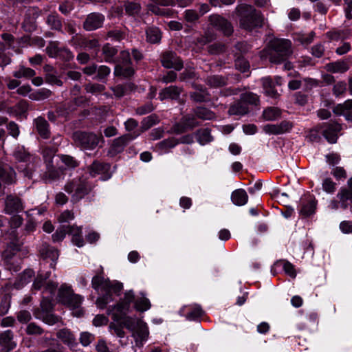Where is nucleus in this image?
Here are the masks:
<instances>
[{
	"mask_svg": "<svg viewBox=\"0 0 352 352\" xmlns=\"http://www.w3.org/2000/svg\"><path fill=\"white\" fill-rule=\"evenodd\" d=\"M121 322L116 320L118 323L111 322L109 325L111 332L116 334L118 338H124L125 332L123 327L132 332V336L135 338L137 344L146 340L148 336V330L146 324L141 319L133 317L123 318Z\"/></svg>",
	"mask_w": 352,
	"mask_h": 352,
	"instance_id": "obj_1",
	"label": "nucleus"
},
{
	"mask_svg": "<svg viewBox=\"0 0 352 352\" xmlns=\"http://www.w3.org/2000/svg\"><path fill=\"white\" fill-rule=\"evenodd\" d=\"M292 53V43L288 39L275 38L270 41L267 47L263 51V56H266L272 63L285 61Z\"/></svg>",
	"mask_w": 352,
	"mask_h": 352,
	"instance_id": "obj_2",
	"label": "nucleus"
},
{
	"mask_svg": "<svg viewBox=\"0 0 352 352\" xmlns=\"http://www.w3.org/2000/svg\"><path fill=\"white\" fill-rule=\"evenodd\" d=\"M236 10L239 16L241 28L246 30H252L263 25V17L259 11L250 5L242 4L236 7Z\"/></svg>",
	"mask_w": 352,
	"mask_h": 352,
	"instance_id": "obj_3",
	"label": "nucleus"
},
{
	"mask_svg": "<svg viewBox=\"0 0 352 352\" xmlns=\"http://www.w3.org/2000/svg\"><path fill=\"white\" fill-rule=\"evenodd\" d=\"M73 140L76 145L82 151H93L104 140L102 134H96L93 132L76 131L73 133Z\"/></svg>",
	"mask_w": 352,
	"mask_h": 352,
	"instance_id": "obj_4",
	"label": "nucleus"
},
{
	"mask_svg": "<svg viewBox=\"0 0 352 352\" xmlns=\"http://www.w3.org/2000/svg\"><path fill=\"white\" fill-rule=\"evenodd\" d=\"M65 190L72 194L71 201L77 203L91 191V186L85 179L76 178L65 184Z\"/></svg>",
	"mask_w": 352,
	"mask_h": 352,
	"instance_id": "obj_5",
	"label": "nucleus"
},
{
	"mask_svg": "<svg viewBox=\"0 0 352 352\" xmlns=\"http://www.w3.org/2000/svg\"><path fill=\"white\" fill-rule=\"evenodd\" d=\"M60 301L71 309L78 308L82 302V298L73 293L70 287L62 285L58 291Z\"/></svg>",
	"mask_w": 352,
	"mask_h": 352,
	"instance_id": "obj_6",
	"label": "nucleus"
},
{
	"mask_svg": "<svg viewBox=\"0 0 352 352\" xmlns=\"http://www.w3.org/2000/svg\"><path fill=\"white\" fill-rule=\"evenodd\" d=\"M135 296L133 292L129 291L124 295L123 300L113 307L111 309H109V314L112 315L113 320H120L122 319V316L126 314V311L129 309L130 303L134 300Z\"/></svg>",
	"mask_w": 352,
	"mask_h": 352,
	"instance_id": "obj_7",
	"label": "nucleus"
},
{
	"mask_svg": "<svg viewBox=\"0 0 352 352\" xmlns=\"http://www.w3.org/2000/svg\"><path fill=\"white\" fill-rule=\"evenodd\" d=\"M140 133L133 134H124L113 140L108 150V155L114 157L122 153L129 142L139 136Z\"/></svg>",
	"mask_w": 352,
	"mask_h": 352,
	"instance_id": "obj_8",
	"label": "nucleus"
},
{
	"mask_svg": "<svg viewBox=\"0 0 352 352\" xmlns=\"http://www.w3.org/2000/svg\"><path fill=\"white\" fill-rule=\"evenodd\" d=\"M109 283L108 289L105 291L106 294L103 296L98 298L96 300V305L100 309H104L109 302L112 301V292L116 294L119 293L123 287L122 284L118 281L111 282L109 280Z\"/></svg>",
	"mask_w": 352,
	"mask_h": 352,
	"instance_id": "obj_9",
	"label": "nucleus"
},
{
	"mask_svg": "<svg viewBox=\"0 0 352 352\" xmlns=\"http://www.w3.org/2000/svg\"><path fill=\"white\" fill-rule=\"evenodd\" d=\"M161 63L165 68H173L179 71L183 67V63L180 58L172 51H167L162 54Z\"/></svg>",
	"mask_w": 352,
	"mask_h": 352,
	"instance_id": "obj_10",
	"label": "nucleus"
},
{
	"mask_svg": "<svg viewBox=\"0 0 352 352\" xmlns=\"http://www.w3.org/2000/svg\"><path fill=\"white\" fill-rule=\"evenodd\" d=\"M322 134L329 143H335L338 139V133L342 130V126L336 121L330 120L324 123Z\"/></svg>",
	"mask_w": 352,
	"mask_h": 352,
	"instance_id": "obj_11",
	"label": "nucleus"
},
{
	"mask_svg": "<svg viewBox=\"0 0 352 352\" xmlns=\"http://www.w3.org/2000/svg\"><path fill=\"white\" fill-rule=\"evenodd\" d=\"M209 21L212 26L221 31L226 36H230L233 32V27L232 24L227 19L220 15H211L209 17Z\"/></svg>",
	"mask_w": 352,
	"mask_h": 352,
	"instance_id": "obj_12",
	"label": "nucleus"
},
{
	"mask_svg": "<svg viewBox=\"0 0 352 352\" xmlns=\"http://www.w3.org/2000/svg\"><path fill=\"white\" fill-rule=\"evenodd\" d=\"M59 43L57 41H50L46 47V52L50 57L63 56L66 60H70L73 58L71 52L65 48H60Z\"/></svg>",
	"mask_w": 352,
	"mask_h": 352,
	"instance_id": "obj_13",
	"label": "nucleus"
},
{
	"mask_svg": "<svg viewBox=\"0 0 352 352\" xmlns=\"http://www.w3.org/2000/svg\"><path fill=\"white\" fill-rule=\"evenodd\" d=\"M110 167L109 164L94 161L88 167V170L92 177H96L98 175H103L102 179L106 180L111 177V175L109 173Z\"/></svg>",
	"mask_w": 352,
	"mask_h": 352,
	"instance_id": "obj_14",
	"label": "nucleus"
},
{
	"mask_svg": "<svg viewBox=\"0 0 352 352\" xmlns=\"http://www.w3.org/2000/svg\"><path fill=\"white\" fill-rule=\"evenodd\" d=\"M5 211L8 214H13L21 212L24 207L21 199L14 195H8L6 199Z\"/></svg>",
	"mask_w": 352,
	"mask_h": 352,
	"instance_id": "obj_15",
	"label": "nucleus"
},
{
	"mask_svg": "<svg viewBox=\"0 0 352 352\" xmlns=\"http://www.w3.org/2000/svg\"><path fill=\"white\" fill-rule=\"evenodd\" d=\"M197 124L194 116L186 115L184 116L179 123L173 126V130L176 133H182L188 129H192Z\"/></svg>",
	"mask_w": 352,
	"mask_h": 352,
	"instance_id": "obj_16",
	"label": "nucleus"
},
{
	"mask_svg": "<svg viewBox=\"0 0 352 352\" xmlns=\"http://www.w3.org/2000/svg\"><path fill=\"white\" fill-rule=\"evenodd\" d=\"M104 17L99 13H91L84 22V28L88 31L94 30L102 26Z\"/></svg>",
	"mask_w": 352,
	"mask_h": 352,
	"instance_id": "obj_17",
	"label": "nucleus"
},
{
	"mask_svg": "<svg viewBox=\"0 0 352 352\" xmlns=\"http://www.w3.org/2000/svg\"><path fill=\"white\" fill-rule=\"evenodd\" d=\"M56 337L63 344L67 345L70 348L75 347L77 345L76 338L69 329L64 328L58 330L56 332Z\"/></svg>",
	"mask_w": 352,
	"mask_h": 352,
	"instance_id": "obj_18",
	"label": "nucleus"
},
{
	"mask_svg": "<svg viewBox=\"0 0 352 352\" xmlns=\"http://www.w3.org/2000/svg\"><path fill=\"white\" fill-rule=\"evenodd\" d=\"M183 91L182 87L177 86H169L162 89L159 94L160 100L166 99L177 100Z\"/></svg>",
	"mask_w": 352,
	"mask_h": 352,
	"instance_id": "obj_19",
	"label": "nucleus"
},
{
	"mask_svg": "<svg viewBox=\"0 0 352 352\" xmlns=\"http://www.w3.org/2000/svg\"><path fill=\"white\" fill-rule=\"evenodd\" d=\"M12 339L13 333L11 330H7L0 333V346L3 348V352H9L15 347L16 344Z\"/></svg>",
	"mask_w": 352,
	"mask_h": 352,
	"instance_id": "obj_20",
	"label": "nucleus"
},
{
	"mask_svg": "<svg viewBox=\"0 0 352 352\" xmlns=\"http://www.w3.org/2000/svg\"><path fill=\"white\" fill-rule=\"evenodd\" d=\"M40 253L43 258H50L52 261L50 266L54 267L55 261L58 258V250L47 243H43L40 249Z\"/></svg>",
	"mask_w": 352,
	"mask_h": 352,
	"instance_id": "obj_21",
	"label": "nucleus"
},
{
	"mask_svg": "<svg viewBox=\"0 0 352 352\" xmlns=\"http://www.w3.org/2000/svg\"><path fill=\"white\" fill-rule=\"evenodd\" d=\"M35 127L38 134L45 139L50 137V131L47 122L42 117L34 120Z\"/></svg>",
	"mask_w": 352,
	"mask_h": 352,
	"instance_id": "obj_22",
	"label": "nucleus"
},
{
	"mask_svg": "<svg viewBox=\"0 0 352 352\" xmlns=\"http://www.w3.org/2000/svg\"><path fill=\"white\" fill-rule=\"evenodd\" d=\"M249 111L248 107L241 99L230 105L228 113L230 116H243Z\"/></svg>",
	"mask_w": 352,
	"mask_h": 352,
	"instance_id": "obj_23",
	"label": "nucleus"
},
{
	"mask_svg": "<svg viewBox=\"0 0 352 352\" xmlns=\"http://www.w3.org/2000/svg\"><path fill=\"white\" fill-rule=\"evenodd\" d=\"M109 279L104 278L101 274H97L91 280L92 287L96 291L101 290L105 292L109 287Z\"/></svg>",
	"mask_w": 352,
	"mask_h": 352,
	"instance_id": "obj_24",
	"label": "nucleus"
},
{
	"mask_svg": "<svg viewBox=\"0 0 352 352\" xmlns=\"http://www.w3.org/2000/svg\"><path fill=\"white\" fill-rule=\"evenodd\" d=\"M231 199L234 204L236 206H243L248 200V196L243 189H237L232 192Z\"/></svg>",
	"mask_w": 352,
	"mask_h": 352,
	"instance_id": "obj_25",
	"label": "nucleus"
},
{
	"mask_svg": "<svg viewBox=\"0 0 352 352\" xmlns=\"http://www.w3.org/2000/svg\"><path fill=\"white\" fill-rule=\"evenodd\" d=\"M261 81L266 95L272 98H276L278 96V94L275 89V83L272 81L271 78H263Z\"/></svg>",
	"mask_w": 352,
	"mask_h": 352,
	"instance_id": "obj_26",
	"label": "nucleus"
},
{
	"mask_svg": "<svg viewBox=\"0 0 352 352\" xmlns=\"http://www.w3.org/2000/svg\"><path fill=\"white\" fill-rule=\"evenodd\" d=\"M206 83L212 88H219L227 85V78L219 75L208 76Z\"/></svg>",
	"mask_w": 352,
	"mask_h": 352,
	"instance_id": "obj_27",
	"label": "nucleus"
},
{
	"mask_svg": "<svg viewBox=\"0 0 352 352\" xmlns=\"http://www.w3.org/2000/svg\"><path fill=\"white\" fill-rule=\"evenodd\" d=\"M134 69L129 64H118L114 70V74L118 76L124 78L131 77L134 74Z\"/></svg>",
	"mask_w": 352,
	"mask_h": 352,
	"instance_id": "obj_28",
	"label": "nucleus"
},
{
	"mask_svg": "<svg viewBox=\"0 0 352 352\" xmlns=\"http://www.w3.org/2000/svg\"><path fill=\"white\" fill-rule=\"evenodd\" d=\"M349 69L348 64L344 61H336L326 65V69L333 73H344Z\"/></svg>",
	"mask_w": 352,
	"mask_h": 352,
	"instance_id": "obj_29",
	"label": "nucleus"
},
{
	"mask_svg": "<svg viewBox=\"0 0 352 352\" xmlns=\"http://www.w3.org/2000/svg\"><path fill=\"white\" fill-rule=\"evenodd\" d=\"M160 122V119L156 114H151L143 118L141 122L140 133L144 132L152 127L153 125L157 124Z\"/></svg>",
	"mask_w": 352,
	"mask_h": 352,
	"instance_id": "obj_30",
	"label": "nucleus"
},
{
	"mask_svg": "<svg viewBox=\"0 0 352 352\" xmlns=\"http://www.w3.org/2000/svg\"><path fill=\"white\" fill-rule=\"evenodd\" d=\"M147 41L151 43H157L162 38V33L159 28L151 27L146 30Z\"/></svg>",
	"mask_w": 352,
	"mask_h": 352,
	"instance_id": "obj_31",
	"label": "nucleus"
},
{
	"mask_svg": "<svg viewBox=\"0 0 352 352\" xmlns=\"http://www.w3.org/2000/svg\"><path fill=\"white\" fill-rule=\"evenodd\" d=\"M193 112L195 117L201 120H212L215 118V114L212 111L204 107L195 108Z\"/></svg>",
	"mask_w": 352,
	"mask_h": 352,
	"instance_id": "obj_32",
	"label": "nucleus"
},
{
	"mask_svg": "<svg viewBox=\"0 0 352 352\" xmlns=\"http://www.w3.org/2000/svg\"><path fill=\"white\" fill-rule=\"evenodd\" d=\"M240 99L245 104L257 106L260 103L259 97L252 92H245L240 96Z\"/></svg>",
	"mask_w": 352,
	"mask_h": 352,
	"instance_id": "obj_33",
	"label": "nucleus"
},
{
	"mask_svg": "<svg viewBox=\"0 0 352 352\" xmlns=\"http://www.w3.org/2000/svg\"><path fill=\"white\" fill-rule=\"evenodd\" d=\"M34 276V272L31 269H27L19 275L18 280L15 283V285H17L18 287H22L24 285L30 283Z\"/></svg>",
	"mask_w": 352,
	"mask_h": 352,
	"instance_id": "obj_34",
	"label": "nucleus"
},
{
	"mask_svg": "<svg viewBox=\"0 0 352 352\" xmlns=\"http://www.w3.org/2000/svg\"><path fill=\"white\" fill-rule=\"evenodd\" d=\"M316 205V201L311 198L308 199L306 201H302L300 213L305 216L311 215L315 212Z\"/></svg>",
	"mask_w": 352,
	"mask_h": 352,
	"instance_id": "obj_35",
	"label": "nucleus"
},
{
	"mask_svg": "<svg viewBox=\"0 0 352 352\" xmlns=\"http://www.w3.org/2000/svg\"><path fill=\"white\" fill-rule=\"evenodd\" d=\"M197 141L202 145L208 144L212 140L209 129H202L197 131L196 133Z\"/></svg>",
	"mask_w": 352,
	"mask_h": 352,
	"instance_id": "obj_36",
	"label": "nucleus"
},
{
	"mask_svg": "<svg viewBox=\"0 0 352 352\" xmlns=\"http://www.w3.org/2000/svg\"><path fill=\"white\" fill-rule=\"evenodd\" d=\"M352 109V99L346 100L342 104H339L336 106L333 109V112L337 115H345L348 113H351L349 111Z\"/></svg>",
	"mask_w": 352,
	"mask_h": 352,
	"instance_id": "obj_37",
	"label": "nucleus"
},
{
	"mask_svg": "<svg viewBox=\"0 0 352 352\" xmlns=\"http://www.w3.org/2000/svg\"><path fill=\"white\" fill-rule=\"evenodd\" d=\"M36 72L34 69L29 67H25L24 66H20L19 69L13 73V76L17 78H30L34 76Z\"/></svg>",
	"mask_w": 352,
	"mask_h": 352,
	"instance_id": "obj_38",
	"label": "nucleus"
},
{
	"mask_svg": "<svg viewBox=\"0 0 352 352\" xmlns=\"http://www.w3.org/2000/svg\"><path fill=\"white\" fill-rule=\"evenodd\" d=\"M190 98L195 102H204L210 100V95L208 91L190 92Z\"/></svg>",
	"mask_w": 352,
	"mask_h": 352,
	"instance_id": "obj_39",
	"label": "nucleus"
},
{
	"mask_svg": "<svg viewBox=\"0 0 352 352\" xmlns=\"http://www.w3.org/2000/svg\"><path fill=\"white\" fill-rule=\"evenodd\" d=\"M349 36L347 30H332L327 33L330 41H340L346 38Z\"/></svg>",
	"mask_w": 352,
	"mask_h": 352,
	"instance_id": "obj_40",
	"label": "nucleus"
},
{
	"mask_svg": "<svg viewBox=\"0 0 352 352\" xmlns=\"http://www.w3.org/2000/svg\"><path fill=\"white\" fill-rule=\"evenodd\" d=\"M263 118L267 120H274L280 116V110L276 107H268L263 113Z\"/></svg>",
	"mask_w": 352,
	"mask_h": 352,
	"instance_id": "obj_41",
	"label": "nucleus"
},
{
	"mask_svg": "<svg viewBox=\"0 0 352 352\" xmlns=\"http://www.w3.org/2000/svg\"><path fill=\"white\" fill-rule=\"evenodd\" d=\"M125 12L130 16H135L139 14L141 10L140 4L135 2L126 1L124 3Z\"/></svg>",
	"mask_w": 352,
	"mask_h": 352,
	"instance_id": "obj_42",
	"label": "nucleus"
},
{
	"mask_svg": "<svg viewBox=\"0 0 352 352\" xmlns=\"http://www.w3.org/2000/svg\"><path fill=\"white\" fill-rule=\"evenodd\" d=\"M102 52L104 56V59L107 62H113V57L117 54L118 50L116 47L111 46L110 44H106L102 48Z\"/></svg>",
	"mask_w": 352,
	"mask_h": 352,
	"instance_id": "obj_43",
	"label": "nucleus"
},
{
	"mask_svg": "<svg viewBox=\"0 0 352 352\" xmlns=\"http://www.w3.org/2000/svg\"><path fill=\"white\" fill-rule=\"evenodd\" d=\"M47 23L52 29L62 31V23L57 14H50L47 18Z\"/></svg>",
	"mask_w": 352,
	"mask_h": 352,
	"instance_id": "obj_44",
	"label": "nucleus"
},
{
	"mask_svg": "<svg viewBox=\"0 0 352 352\" xmlns=\"http://www.w3.org/2000/svg\"><path fill=\"white\" fill-rule=\"evenodd\" d=\"M135 307L138 311L143 312L150 309L151 302L148 298L142 296L135 300Z\"/></svg>",
	"mask_w": 352,
	"mask_h": 352,
	"instance_id": "obj_45",
	"label": "nucleus"
},
{
	"mask_svg": "<svg viewBox=\"0 0 352 352\" xmlns=\"http://www.w3.org/2000/svg\"><path fill=\"white\" fill-rule=\"evenodd\" d=\"M45 80L47 83L52 85L61 87L63 85L62 80L59 78L57 72L52 74H45Z\"/></svg>",
	"mask_w": 352,
	"mask_h": 352,
	"instance_id": "obj_46",
	"label": "nucleus"
},
{
	"mask_svg": "<svg viewBox=\"0 0 352 352\" xmlns=\"http://www.w3.org/2000/svg\"><path fill=\"white\" fill-rule=\"evenodd\" d=\"M147 9L148 11L151 12L152 13L156 14V15H161V16H168L169 15L170 11L169 10H165L160 8L159 7V5L155 4V3H148L147 5Z\"/></svg>",
	"mask_w": 352,
	"mask_h": 352,
	"instance_id": "obj_47",
	"label": "nucleus"
},
{
	"mask_svg": "<svg viewBox=\"0 0 352 352\" xmlns=\"http://www.w3.org/2000/svg\"><path fill=\"white\" fill-rule=\"evenodd\" d=\"M338 197L340 199V201L342 203V207L344 208H346V204L345 202L348 200H350L352 202V188L350 190L348 189H342L338 194Z\"/></svg>",
	"mask_w": 352,
	"mask_h": 352,
	"instance_id": "obj_48",
	"label": "nucleus"
},
{
	"mask_svg": "<svg viewBox=\"0 0 352 352\" xmlns=\"http://www.w3.org/2000/svg\"><path fill=\"white\" fill-rule=\"evenodd\" d=\"M50 272L45 273V274H38L36 277L33 283V288L36 290H39L43 286L45 281L50 277Z\"/></svg>",
	"mask_w": 352,
	"mask_h": 352,
	"instance_id": "obj_49",
	"label": "nucleus"
},
{
	"mask_svg": "<svg viewBox=\"0 0 352 352\" xmlns=\"http://www.w3.org/2000/svg\"><path fill=\"white\" fill-rule=\"evenodd\" d=\"M315 33L310 32L308 34H298L296 37V40L302 45H308L314 41Z\"/></svg>",
	"mask_w": 352,
	"mask_h": 352,
	"instance_id": "obj_50",
	"label": "nucleus"
},
{
	"mask_svg": "<svg viewBox=\"0 0 352 352\" xmlns=\"http://www.w3.org/2000/svg\"><path fill=\"white\" fill-rule=\"evenodd\" d=\"M204 314V311L200 306L199 305H195L192 310L186 315V318L188 320H196L201 316H202Z\"/></svg>",
	"mask_w": 352,
	"mask_h": 352,
	"instance_id": "obj_51",
	"label": "nucleus"
},
{
	"mask_svg": "<svg viewBox=\"0 0 352 352\" xmlns=\"http://www.w3.org/2000/svg\"><path fill=\"white\" fill-rule=\"evenodd\" d=\"M14 157L19 162H28L30 158L29 153L25 151L23 148H19L14 152Z\"/></svg>",
	"mask_w": 352,
	"mask_h": 352,
	"instance_id": "obj_52",
	"label": "nucleus"
},
{
	"mask_svg": "<svg viewBox=\"0 0 352 352\" xmlns=\"http://www.w3.org/2000/svg\"><path fill=\"white\" fill-rule=\"evenodd\" d=\"M67 234V228L65 226L58 228L54 234H52V240L54 242H58L63 240Z\"/></svg>",
	"mask_w": 352,
	"mask_h": 352,
	"instance_id": "obj_53",
	"label": "nucleus"
},
{
	"mask_svg": "<svg viewBox=\"0 0 352 352\" xmlns=\"http://www.w3.org/2000/svg\"><path fill=\"white\" fill-rule=\"evenodd\" d=\"M235 67L241 72H247L250 68L249 63L243 58H238L235 61Z\"/></svg>",
	"mask_w": 352,
	"mask_h": 352,
	"instance_id": "obj_54",
	"label": "nucleus"
},
{
	"mask_svg": "<svg viewBox=\"0 0 352 352\" xmlns=\"http://www.w3.org/2000/svg\"><path fill=\"white\" fill-rule=\"evenodd\" d=\"M85 90L88 93L97 94L104 90V86L100 84H88L85 86Z\"/></svg>",
	"mask_w": 352,
	"mask_h": 352,
	"instance_id": "obj_55",
	"label": "nucleus"
},
{
	"mask_svg": "<svg viewBox=\"0 0 352 352\" xmlns=\"http://www.w3.org/2000/svg\"><path fill=\"white\" fill-rule=\"evenodd\" d=\"M43 332V329L34 322L30 323L26 328V333L28 335H41Z\"/></svg>",
	"mask_w": 352,
	"mask_h": 352,
	"instance_id": "obj_56",
	"label": "nucleus"
},
{
	"mask_svg": "<svg viewBox=\"0 0 352 352\" xmlns=\"http://www.w3.org/2000/svg\"><path fill=\"white\" fill-rule=\"evenodd\" d=\"M154 109V107L151 102H147L146 104L138 107L135 109V113L138 115H144L153 111Z\"/></svg>",
	"mask_w": 352,
	"mask_h": 352,
	"instance_id": "obj_57",
	"label": "nucleus"
},
{
	"mask_svg": "<svg viewBox=\"0 0 352 352\" xmlns=\"http://www.w3.org/2000/svg\"><path fill=\"white\" fill-rule=\"evenodd\" d=\"M346 83L343 81H340L334 85V87L333 88V92L334 95H336V96H339L343 94L346 91Z\"/></svg>",
	"mask_w": 352,
	"mask_h": 352,
	"instance_id": "obj_58",
	"label": "nucleus"
},
{
	"mask_svg": "<svg viewBox=\"0 0 352 352\" xmlns=\"http://www.w3.org/2000/svg\"><path fill=\"white\" fill-rule=\"evenodd\" d=\"M199 14L194 10H186L185 11L184 18L188 22H195L199 18Z\"/></svg>",
	"mask_w": 352,
	"mask_h": 352,
	"instance_id": "obj_59",
	"label": "nucleus"
},
{
	"mask_svg": "<svg viewBox=\"0 0 352 352\" xmlns=\"http://www.w3.org/2000/svg\"><path fill=\"white\" fill-rule=\"evenodd\" d=\"M94 340V336L89 332H83L80 334V341L85 346H88Z\"/></svg>",
	"mask_w": 352,
	"mask_h": 352,
	"instance_id": "obj_60",
	"label": "nucleus"
},
{
	"mask_svg": "<svg viewBox=\"0 0 352 352\" xmlns=\"http://www.w3.org/2000/svg\"><path fill=\"white\" fill-rule=\"evenodd\" d=\"M74 219V214L72 211L70 210H65L63 212H62L59 217L58 221L60 223H65L68 222L71 220H73Z\"/></svg>",
	"mask_w": 352,
	"mask_h": 352,
	"instance_id": "obj_61",
	"label": "nucleus"
},
{
	"mask_svg": "<svg viewBox=\"0 0 352 352\" xmlns=\"http://www.w3.org/2000/svg\"><path fill=\"white\" fill-rule=\"evenodd\" d=\"M107 36L113 41H120L124 38V34L120 30H114L109 31Z\"/></svg>",
	"mask_w": 352,
	"mask_h": 352,
	"instance_id": "obj_62",
	"label": "nucleus"
},
{
	"mask_svg": "<svg viewBox=\"0 0 352 352\" xmlns=\"http://www.w3.org/2000/svg\"><path fill=\"white\" fill-rule=\"evenodd\" d=\"M62 162L69 168H75L78 166V162L72 156L63 155L61 157Z\"/></svg>",
	"mask_w": 352,
	"mask_h": 352,
	"instance_id": "obj_63",
	"label": "nucleus"
},
{
	"mask_svg": "<svg viewBox=\"0 0 352 352\" xmlns=\"http://www.w3.org/2000/svg\"><path fill=\"white\" fill-rule=\"evenodd\" d=\"M32 318V316L28 311H20L17 314V320L21 323H27Z\"/></svg>",
	"mask_w": 352,
	"mask_h": 352,
	"instance_id": "obj_64",
	"label": "nucleus"
}]
</instances>
